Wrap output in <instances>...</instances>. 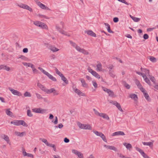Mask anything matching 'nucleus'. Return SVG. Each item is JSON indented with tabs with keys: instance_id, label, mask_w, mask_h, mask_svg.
Wrapping results in <instances>:
<instances>
[{
	"instance_id": "69168bd1",
	"label": "nucleus",
	"mask_w": 158,
	"mask_h": 158,
	"mask_svg": "<svg viewBox=\"0 0 158 158\" xmlns=\"http://www.w3.org/2000/svg\"><path fill=\"white\" fill-rule=\"evenodd\" d=\"M148 35L147 34H144L143 37V38L145 40H147L148 39Z\"/></svg>"
},
{
	"instance_id": "f704fd0d",
	"label": "nucleus",
	"mask_w": 158,
	"mask_h": 158,
	"mask_svg": "<svg viewBox=\"0 0 158 158\" xmlns=\"http://www.w3.org/2000/svg\"><path fill=\"white\" fill-rule=\"evenodd\" d=\"M77 124L78 127L80 128L84 129V124H82L80 122H78L77 123Z\"/></svg>"
},
{
	"instance_id": "9b49d317",
	"label": "nucleus",
	"mask_w": 158,
	"mask_h": 158,
	"mask_svg": "<svg viewBox=\"0 0 158 158\" xmlns=\"http://www.w3.org/2000/svg\"><path fill=\"white\" fill-rule=\"evenodd\" d=\"M79 80L81 81L83 87L87 88L88 87V84L86 83L83 78H80Z\"/></svg>"
},
{
	"instance_id": "13d9d810",
	"label": "nucleus",
	"mask_w": 158,
	"mask_h": 158,
	"mask_svg": "<svg viewBox=\"0 0 158 158\" xmlns=\"http://www.w3.org/2000/svg\"><path fill=\"white\" fill-rule=\"evenodd\" d=\"M52 123H54V124H57V123H58V118H57V117L56 116L55 117V120L54 121H53V120H52Z\"/></svg>"
},
{
	"instance_id": "39448f33",
	"label": "nucleus",
	"mask_w": 158,
	"mask_h": 158,
	"mask_svg": "<svg viewBox=\"0 0 158 158\" xmlns=\"http://www.w3.org/2000/svg\"><path fill=\"white\" fill-rule=\"evenodd\" d=\"M8 89L11 92L12 94L14 95H17L19 96H20L22 95V94L17 90L12 89L11 87H9Z\"/></svg>"
},
{
	"instance_id": "2f4dec72",
	"label": "nucleus",
	"mask_w": 158,
	"mask_h": 158,
	"mask_svg": "<svg viewBox=\"0 0 158 158\" xmlns=\"http://www.w3.org/2000/svg\"><path fill=\"white\" fill-rule=\"evenodd\" d=\"M135 149L137 151L140 152L142 155H143L144 153L143 151L140 148H139L137 147H136Z\"/></svg>"
},
{
	"instance_id": "b1692460",
	"label": "nucleus",
	"mask_w": 158,
	"mask_h": 158,
	"mask_svg": "<svg viewBox=\"0 0 158 158\" xmlns=\"http://www.w3.org/2000/svg\"><path fill=\"white\" fill-rule=\"evenodd\" d=\"M78 51L79 52H81L85 55L89 54V52L83 48H80L79 50H78Z\"/></svg>"
},
{
	"instance_id": "8fccbe9b",
	"label": "nucleus",
	"mask_w": 158,
	"mask_h": 158,
	"mask_svg": "<svg viewBox=\"0 0 158 158\" xmlns=\"http://www.w3.org/2000/svg\"><path fill=\"white\" fill-rule=\"evenodd\" d=\"M109 73L110 76L113 78H114L115 77V75L114 73V71L109 72Z\"/></svg>"
},
{
	"instance_id": "c756f323",
	"label": "nucleus",
	"mask_w": 158,
	"mask_h": 158,
	"mask_svg": "<svg viewBox=\"0 0 158 158\" xmlns=\"http://www.w3.org/2000/svg\"><path fill=\"white\" fill-rule=\"evenodd\" d=\"M84 129L91 130L92 128L89 125L84 124Z\"/></svg>"
},
{
	"instance_id": "72a5a7b5",
	"label": "nucleus",
	"mask_w": 158,
	"mask_h": 158,
	"mask_svg": "<svg viewBox=\"0 0 158 158\" xmlns=\"http://www.w3.org/2000/svg\"><path fill=\"white\" fill-rule=\"evenodd\" d=\"M6 113L7 115L9 116H11L12 115V113L10 111L9 109H6Z\"/></svg>"
},
{
	"instance_id": "4be33fe9",
	"label": "nucleus",
	"mask_w": 158,
	"mask_h": 158,
	"mask_svg": "<svg viewBox=\"0 0 158 158\" xmlns=\"http://www.w3.org/2000/svg\"><path fill=\"white\" fill-rule=\"evenodd\" d=\"M129 97L135 101H137L138 99L137 96L135 94H131L129 95Z\"/></svg>"
},
{
	"instance_id": "680f3d73",
	"label": "nucleus",
	"mask_w": 158,
	"mask_h": 158,
	"mask_svg": "<svg viewBox=\"0 0 158 158\" xmlns=\"http://www.w3.org/2000/svg\"><path fill=\"white\" fill-rule=\"evenodd\" d=\"M117 154L119 156V157L120 158H126V157H125V156L123 155L121 153H117Z\"/></svg>"
},
{
	"instance_id": "09e8293b",
	"label": "nucleus",
	"mask_w": 158,
	"mask_h": 158,
	"mask_svg": "<svg viewBox=\"0 0 158 158\" xmlns=\"http://www.w3.org/2000/svg\"><path fill=\"white\" fill-rule=\"evenodd\" d=\"M24 96L25 97H31V95L30 93L26 92L24 94Z\"/></svg>"
},
{
	"instance_id": "4c0bfd02",
	"label": "nucleus",
	"mask_w": 158,
	"mask_h": 158,
	"mask_svg": "<svg viewBox=\"0 0 158 158\" xmlns=\"http://www.w3.org/2000/svg\"><path fill=\"white\" fill-rule=\"evenodd\" d=\"M149 59L152 62H155L156 61V58L152 56H149Z\"/></svg>"
},
{
	"instance_id": "393cba45",
	"label": "nucleus",
	"mask_w": 158,
	"mask_h": 158,
	"mask_svg": "<svg viewBox=\"0 0 158 158\" xmlns=\"http://www.w3.org/2000/svg\"><path fill=\"white\" fill-rule=\"evenodd\" d=\"M37 86L40 88L43 91H44V90L46 89V88H45V87L43 85L40 83H38Z\"/></svg>"
},
{
	"instance_id": "ddd939ff",
	"label": "nucleus",
	"mask_w": 158,
	"mask_h": 158,
	"mask_svg": "<svg viewBox=\"0 0 158 158\" xmlns=\"http://www.w3.org/2000/svg\"><path fill=\"white\" fill-rule=\"evenodd\" d=\"M60 77L61 79L63 81V82H64L66 84H68V81L67 79L65 77H64V75L60 72Z\"/></svg>"
},
{
	"instance_id": "a18cd8bd",
	"label": "nucleus",
	"mask_w": 158,
	"mask_h": 158,
	"mask_svg": "<svg viewBox=\"0 0 158 158\" xmlns=\"http://www.w3.org/2000/svg\"><path fill=\"white\" fill-rule=\"evenodd\" d=\"M92 84L94 87L95 89L98 88V84L95 81H92Z\"/></svg>"
},
{
	"instance_id": "a211bd4d",
	"label": "nucleus",
	"mask_w": 158,
	"mask_h": 158,
	"mask_svg": "<svg viewBox=\"0 0 158 158\" xmlns=\"http://www.w3.org/2000/svg\"><path fill=\"white\" fill-rule=\"evenodd\" d=\"M88 35L93 37H96V34L91 30L87 31H85Z\"/></svg>"
},
{
	"instance_id": "0eeeda50",
	"label": "nucleus",
	"mask_w": 158,
	"mask_h": 158,
	"mask_svg": "<svg viewBox=\"0 0 158 158\" xmlns=\"http://www.w3.org/2000/svg\"><path fill=\"white\" fill-rule=\"evenodd\" d=\"M73 89L74 91L75 92L76 94H77L78 95L80 96H85V94L81 92L80 90L77 89L76 88H75L74 87V86L73 85Z\"/></svg>"
},
{
	"instance_id": "e2e57ef3",
	"label": "nucleus",
	"mask_w": 158,
	"mask_h": 158,
	"mask_svg": "<svg viewBox=\"0 0 158 158\" xmlns=\"http://www.w3.org/2000/svg\"><path fill=\"white\" fill-rule=\"evenodd\" d=\"M38 15L39 16V17H40V18H45V19H48V18L45 15H41L40 14H39V15Z\"/></svg>"
},
{
	"instance_id": "052dcab7",
	"label": "nucleus",
	"mask_w": 158,
	"mask_h": 158,
	"mask_svg": "<svg viewBox=\"0 0 158 158\" xmlns=\"http://www.w3.org/2000/svg\"><path fill=\"white\" fill-rule=\"evenodd\" d=\"M46 145H47L48 142L47 139H43L41 140Z\"/></svg>"
},
{
	"instance_id": "de8ad7c7",
	"label": "nucleus",
	"mask_w": 158,
	"mask_h": 158,
	"mask_svg": "<svg viewBox=\"0 0 158 158\" xmlns=\"http://www.w3.org/2000/svg\"><path fill=\"white\" fill-rule=\"evenodd\" d=\"M32 72L34 73H39V71L38 70H37L34 67L32 69Z\"/></svg>"
},
{
	"instance_id": "423d86ee",
	"label": "nucleus",
	"mask_w": 158,
	"mask_h": 158,
	"mask_svg": "<svg viewBox=\"0 0 158 158\" xmlns=\"http://www.w3.org/2000/svg\"><path fill=\"white\" fill-rule=\"evenodd\" d=\"M89 72L92 75L98 78H100V75L95 71L90 68L88 69Z\"/></svg>"
},
{
	"instance_id": "338daca9",
	"label": "nucleus",
	"mask_w": 158,
	"mask_h": 158,
	"mask_svg": "<svg viewBox=\"0 0 158 158\" xmlns=\"http://www.w3.org/2000/svg\"><path fill=\"white\" fill-rule=\"evenodd\" d=\"M23 52L25 53H27L28 52V49L27 48H25L23 49Z\"/></svg>"
},
{
	"instance_id": "aec40b11",
	"label": "nucleus",
	"mask_w": 158,
	"mask_h": 158,
	"mask_svg": "<svg viewBox=\"0 0 158 158\" xmlns=\"http://www.w3.org/2000/svg\"><path fill=\"white\" fill-rule=\"evenodd\" d=\"M98 63L97 65V70L98 71H102V65L101 63L99 61H98Z\"/></svg>"
},
{
	"instance_id": "37998d69",
	"label": "nucleus",
	"mask_w": 158,
	"mask_h": 158,
	"mask_svg": "<svg viewBox=\"0 0 158 158\" xmlns=\"http://www.w3.org/2000/svg\"><path fill=\"white\" fill-rule=\"evenodd\" d=\"M149 78L151 81H152L154 84H156V80L153 76H150Z\"/></svg>"
},
{
	"instance_id": "cd10ccee",
	"label": "nucleus",
	"mask_w": 158,
	"mask_h": 158,
	"mask_svg": "<svg viewBox=\"0 0 158 158\" xmlns=\"http://www.w3.org/2000/svg\"><path fill=\"white\" fill-rule=\"evenodd\" d=\"M50 49L53 52H55L59 50V49H57L56 48L53 46H50Z\"/></svg>"
},
{
	"instance_id": "f8f14e48",
	"label": "nucleus",
	"mask_w": 158,
	"mask_h": 158,
	"mask_svg": "<svg viewBox=\"0 0 158 158\" xmlns=\"http://www.w3.org/2000/svg\"><path fill=\"white\" fill-rule=\"evenodd\" d=\"M104 147H105L107 149H110L114 150L115 151H117V148L115 147L112 146L107 145H104Z\"/></svg>"
},
{
	"instance_id": "79ce46f5",
	"label": "nucleus",
	"mask_w": 158,
	"mask_h": 158,
	"mask_svg": "<svg viewBox=\"0 0 158 158\" xmlns=\"http://www.w3.org/2000/svg\"><path fill=\"white\" fill-rule=\"evenodd\" d=\"M109 96L111 97H114V92L110 90V92H109V93H108Z\"/></svg>"
},
{
	"instance_id": "ea45409f",
	"label": "nucleus",
	"mask_w": 158,
	"mask_h": 158,
	"mask_svg": "<svg viewBox=\"0 0 158 158\" xmlns=\"http://www.w3.org/2000/svg\"><path fill=\"white\" fill-rule=\"evenodd\" d=\"M27 115L29 117H32L33 116V114L31 113V111L30 110H28L27 111Z\"/></svg>"
},
{
	"instance_id": "c85d7f7f",
	"label": "nucleus",
	"mask_w": 158,
	"mask_h": 158,
	"mask_svg": "<svg viewBox=\"0 0 158 158\" xmlns=\"http://www.w3.org/2000/svg\"><path fill=\"white\" fill-rule=\"evenodd\" d=\"M143 144L144 145H148L150 147H151L152 146L153 143L151 142H142Z\"/></svg>"
},
{
	"instance_id": "bf43d9fd",
	"label": "nucleus",
	"mask_w": 158,
	"mask_h": 158,
	"mask_svg": "<svg viewBox=\"0 0 158 158\" xmlns=\"http://www.w3.org/2000/svg\"><path fill=\"white\" fill-rule=\"evenodd\" d=\"M126 148L127 149H130V148H132V146L130 143H128L127 145H126Z\"/></svg>"
},
{
	"instance_id": "6ab92c4d",
	"label": "nucleus",
	"mask_w": 158,
	"mask_h": 158,
	"mask_svg": "<svg viewBox=\"0 0 158 158\" xmlns=\"http://www.w3.org/2000/svg\"><path fill=\"white\" fill-rule=\"evenodd\" d=\"M45 75H47L49 78L51 80L54 81H56V78L52 76L50 74H49L48 73V72H47L45 74Z\"/></svg>"
},
{
	"instance_id": "3c124183",
	"label": "nucleus",
	"mask_w": 158,
	"mask_h": 158,
	"mask_svg": "<svg viewBox=\"0 0 158 158\" xmlns=\"http://www.w3.org/2000/svg\"><path fill=\"white\" fill-rule=\"evenodd\" d=\"M39 6L42 9L44 10H45V9L46 8V7L47 6H46L42 4V3H41V4Z\"/></svg>"
},
{
	"instance_id": "c9c22d12",
	"label": "nucleus",
	"mask_w": 158,
	"mask_h": 158,
	"mask_svg": "<svg viewBox=\"0 0 158 158\" xmlns=\"http://www.w3.org/2000/svg\"><path fill=\"white\" fill-rule=\"evenodd\" d=\"M110 103L115 105L116 106H117L118 105V104H119V103H118L116 101L112 100H111L110 101Z\"/></svg>"
},
{
	"instance_id": "e433bc0d",
	"label": "nucleus",
	"mask_w": 158,
	"mask_h": 158,
	"mask_svg": "<svg viewBox=\"0 0 158 158\" xmlns=\"http://www.w3.org/2000/svg\"><path fill=\"white\" fill-rule=\"evenodd\" d=\"M110 103L115 105L116 106H117L118 105V104H119V103H118L116 101L112 100H111L110 101Z\"/></svg>"
},
{
	"instance_id": "58836bf2",
	"label": "nucleus",
	"mask_w": 158,
	"mask_h": 158,
	"mask_svg": "<svg viewBox=\"0 0 158 158\" xmlns=\"http://www.w3.org/2000/svg\"><path fill=\"white\" fill-rule=\"evenodd\" d=\"M100 137L102 138V139L104 142H107V141L106 139L105 136L102 133V134L101 135V136H100Z\"/></svg>"
},
{
	"instance_id": "a19ab883",
	"label": "nucleus",
	"mask_w": 158,
	"mask_h": 158,
	"mask_svg": "<svg viewBox=\"0 0 158 158\" xmlns=\"http://www.w3.org/2000/svg\"><path fill=\"white\" fill-rule=\"evenodd\" d=\"M93 132L96 135L99 136H101L102 134V132H99L97 131H93Z\"/></svg>"
},
{
	"instance_id": "603ef678",
	"label": "nucleus",
	"mask_w": 158,
	"mask_h": 158,
	"mask_svg": "<svg viewBox=\"0 0 158 158\" xmlns=\"http://www.w3.org/2000/svg\"><path fill=\"white\" fill-rule=\"evenodd\" d=\"M93 110L96 115L99 116H100L101 113H99V112H98L96 110H95V109H94Z\"/></svg>"
},
{
	"instance_id": "7c9ffc66",
	"label": "nucleus",
	"mask_w": 158,
	"mask_h": 158,
	"mask_svg": "<svg viewBox=\"0 0 158 158\" xmlns=\"http://www.w3.org/2000/svg\"><path fill=\"white\" fill-rule=\"evenodd\" d=\"M143 94L145 98L147 99V100L149 101H150V99L149 97L148 94L147 93H146V92H144Z\"/></svg>"
},
{
	"instance_id": "6e6d98bb",
	"label": "nucleus",
	"mask_w": 158,
	"mask_h": 158,
	"mask_svg": "<svg viewBox=\"0 0 158 158\" xmlns=\"http://www.w3.org/2000/svg\"><path fill=\"white\" fill-rule=\"evenodd\" d=\"M38 69L40 70L44 74L46 73L47 72L44 70L42 68L39 67L38 68Z\"/></svg>"
},
{
	"instance_id": "774afa93",
	"label": "nucleus",
	"mask_w": 158,
	"mask_h": 158,
	"mask_svg": "<svg viewBox=\"0 0 158 158\" xmlns=\"http://www.w3.org/2000/svg\"><path fill=\"white\" fill-rule=\"evenodd\" d=\"M113 21L114 23H117L118 21V19L117 17H114L113 19Z\"/></svg>"
},
{
	"instance_id": "5701e85b",
	"label": "nucleus",
	"mask_w": 158,
	"mask_h": 158,
	"mask_svg": "<svg viewBox=\"0 0 158 158\" xmlns=\"http://www.w3.org/2000/svg\"><path fill=\"white\" fill-rule=\"evenodd\" d=\"M100 117H102L103 118L106 119L107 120L109 119V117L106 114L103 113H101Z\"/></svg>"
},
{
	"instance_id": "6e6552de",
	"label": "nucleus",
	"mask_w": 158,
	"mask_h": 158,
	"mask_svg": "<svg viewBox=\"0 0 158 158\" xmlns=\"http://www.w3.org/2000/svg\"><path fill=\"white\" fill-rule=\"evenodd\" d=\"M72 152L73 153L77 155L78 156L79 158H84L83 154L78 151L73 149L72 150Z\"/></svg>"
},
{
	"instance_id": "c03bdc74",
	"label": "nucleus",
	"mask_w": 158,
	"mask_h": 158,
	"mask_svg": "<svg viewBox=\"0 0 158 158\" xmlns=\"http://www.w3.org/2000/svg\"><path fill=\"white\" fill-rule=\"evenodd\" d=\"M60 32L62 34H64L66 36H70V35L68 33L64 31H60Z\"/></svg>"
},
{
	"instance_id": "2eb2a0df",
	"label": "nucleus",
	"mask_w": 158,
	"mask_h": 158,
	"mask_svg": "<svg viewBox=\"0 0 158 158\" xmlns=\"http://www.w3.org/2000/svg\"><path fill=\"white\" fill-rule=\"evenodd\" d=\"M69 43L72 45L75 48L76 50L78 51L80 48V47L78 46L75 43L73 42L70 41Z\"/></svg>"
},
{
	"instance_id": "49530a36",
	"label": "nucleus",
	"mask_w": 158,
	"mask_h": 158,
	"mask_svg": "<svg viewBox=\"0 0 158 158\" xmlns=\"http://www.w3.org/2000/svg\"><path fill=\"white\" fill-rule=\"evenodd\" d=\"M102 89L105 92L107 93V94L109 93V92H110V90L106 88V87H102Z\"/></svg>"
},
{
	"instance_id": "f257e3e1",
	"label": "nucleus",
	"mask_w": 158,
	"mask_h": 158,
	"mask_svg": "<svg viewBox=\"0 0 158 158\" xmlns=\"http://www.w3.org/2000/svg\"><path fill=\"white\" fill-rule=\"evenodd\" d=\"M10 123L13 124L15 126H20L22 125L23 126L27 127L28 126L27 124L25 123V122L22 120H14L13 121H11Z\"/></svg>"
},
{
	"instance_id": "1a4fd4ad",
	"label": "nucleus",
	"mask_w": 158,
	"mask_h": 158,
	"mask_svg": "<svg viewBox=\"0 0 158 158\" xmlns=\"http://www.w3.org/2000/svg\"><path fill=\"white\" fill-rule=\"evenodd\" d=\"M124 133L122 131H118L115 132L113 133L112 135V136H119V135H122L123 136L125 135Z\"/></svg>"
},
{
	"instance_id": "0e129e2a",
	"label": "nucleus",
	"mask_w": 158,
	"mask_h": 158,
	"mask_svg": "<svg viewBox=\"0 0 158 158\" xmlns=\"http://www.w3.org/2000/svg\"><path fill=\"white\" fill-rule=\"evenodd\" d=\"M36 95L38 99H40L42 98V97L41 96V95L38 94L36 93Z\"/></svg>"
},
{
	"instance_id": "4468645a",
	"label": "nucleus",
	"mask_w": 158,
	"mask_h": 158,
	"mask_svg": "<svg viewBox=\"0 0 158 158\" xmlns=\"http://www.w3.org/2000/svg\"><path fill=\"white\" fill-rule=\"evenodd\" d=\"M135 83L137 85L138 87L143 92L144 91V89L143 88L142 85L139 82V81L136 80L135 82Z\"/></svg>"
},
{
	"instance_id": "7ed1b4c3",
	"label": "nucleus",
	"mask_w": 158,
	"mask_h": 158,
	"mask_svg": "<svg viewBox=\"0 0 158 158\" xmlns=\"http://www.w3.org/2000/svg\"><path fill=\"white\" fill-rule=\"evenodd\" d=\"M18 6H19L20 7L26 10H27L30 12H32L33 10L30 7L28 6L26 4L21 3L20 4H18Z\"/></svg>"
},
{
	"instance_id": "9d476101",
	"label": "nucleus",
	"mask_w": 158,
	"mask_h": 158,
	"mask_svg": "<svg viewBox=\"0 0 158 158\" xmlns=\"http://www.w3.org/2000/svg\"><path fill=\"white\" fill-rule=\"evenodd\" d=\"M1 137L4 139L7 142V143L9 144L10 145L11 144L10 143V142L9 138L7 135H1Z\"/></svg>"
},
{
	"instance_id": "4d7b16f0",
	"label": "nucleus",
	"mask_w": 158,
	"mask_h": 158,
	"mask_svg": "<svg viewBox=\"0 0 158 158\" xmlns=\"http://www.w3.org/2000/svg\"><path fill=\"white\" fill-rule=\"evenodd\" d=\"M116 107L118 108V109L121 112L123 111V110L121 107V106L120 105V104L119 103L118 105H117L116 106Z\"/></svg>"
},
{
	"instance_id": "864d4df0",
	"label": "nucleus",
	"mask_w": 158,
	"mask_h": 158,
	"mask_svg": "<svg viewBox=\"0 0 158 158\" xmlns=\"http://www.w3.org/2000/svg\"><path fill=\"white\" fill-rule=\"evenodd\" d=\"M144 80L148 84V85H151V82L149 80L148 78L145 79H144Z\"/></svg>"
},
{
	"instance_id": "dca6fc26",
	"label": "nucleus",
	"mask_w": 158,
	"mask_h": 158,
	"mask_svg": "<svg viewBox=\"0 0 158 158\" xmlns=\"http://www.w3.org/2000/svg\"><path fill=\"white\" fill-rule=\"evenodd\" d=\"M44 92H46L48 94H50L52 93H53L55 94L56 93V90L54 88H52L50 89H46L44 90Z\"/></svg>"
},
{
	"instance_id": "bb28decb",
	"label": "nucleus",
	"mask_w": 158,
	"mask_h": 158,
	"mask_svg": "<svg viewBox=\"0 0 158 158\" xmlns=\"http://www.w3.org/2000/svg\"><path fill=\"white\" fill-rule=\"evenodd\" d=\"M130 17L135 22H138L140 20L139 18L132 16L131 15H130Z\"/></svg>"
},
{
	"instance_id": "412c9836",
	"label": "nucleus",
	"mask_w": 158,
	"mask_h": 158,
	"mask_svg": "<svg viewBox=\"0 0 158 158\" xmlns=\"http://www.w3.org/2000/svg\"><path fill=\"white\" fill-rule=\"evenodd\" d=\"M15 133L16 135L20 137H22L26 135L25 132H19L15 131Z\"/></svg>"
},
{
	"instance_id": "5fc2aeb1",
	"label": "nucleus",
	"mask_w": 158,
	"mask_h": 158,
	"mask_svg": "<svg viewBox=\"0 0 158 158\" xmlns=\"http://www.w3.org/2000/svg\"><path fill=\"white\" fill-rule=\"evenodd\" d=\"M124 86L127 89H129L130 88V85L125 82L124 83Z\"/></svg>"
},
{
	"instance_id": "473e14b6",
	"label": "nucleus",
	"mask_w": 158,
	"mask_h": 158,
	"mask_svg": "<svg viewBox=\"0 0 158 158\" xmlns=\"http://www.w3.org/2000/svg\"><path fill=\"white\" fill-rule=\"evenodd\" d=\"M141 70L142 71L144 72H145V73L147 75H149V70L148 69H143L142 68H141Z\"/></svg>"
},
{
	"instance_id": "20e7f679",
	"label": "nucleus",
	"mask_w": 158,
	"mask_h": 158,
	"mask_svg": "<svg viewBox=\"0 0 158 158\" xmlns=\"http://www.w3.org/2000/svg\"><path fill=\"white\" fill-rule=\"evenodd\" d=\"M32 111L34 112L43 114L45 112L47 111V110L43 109L42 108H35L32 109Z\"/></svg>"
},
{
	"instance_id": "f03ea898",
	"label": "nucleus",
	"mask_w": 158,
	"mask_h": 158,
	"mask_svg": "<svg viewBox=\"0 0 158 158\" xmlns=\"http://www.w3.org/2000/svg\"><path fill=\"white\" fill-rule=\"evenodd\" d=\"M34 24L43 29H47L48 28L47 26L45 23L40 21L34 22Z\"/></svg>"
},
{
	"instance_id": "f3484780",
	"label": "nucleus",
	"mask_w": 158,
	"mask_h": 158,
	"mask_svg": "<svg viewBox=\"0 0 158 158\" xmlns=\"http://www.w3.org/2000/svg\"><path fill=\"white\" fill-rule=\"evenodd\" d=\"M104 24L106 27V28L108 32L110 33H113L114 32L110 30V25L107 23H104Z\"/></svg>"
},
{
	"instance_id": "a878e982",
	"label": "nucleus",
	"mask_w": 158,
	"mask_h": 158,
	"mask_svg": "<svg viewBox=\"0 0 158 158\" xmlns=\"http://www.w3.org/2000/svg\"><path fill=\"white\" fill-rule=\"evenodd\" d=\"M114 66L112 64L109 65L107 68L109 69V73L114 71L113 69Z\"/></svg>"
}]
</instances>
